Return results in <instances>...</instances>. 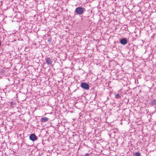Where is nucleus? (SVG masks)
I'll return each instance as SVG.
<instances>
[{"mask_svg": "<svg viewBox=\"0 0 156 156\" xmlns=\"http://www.w3.org/2000/svg\"><path fill=\"white\" fill-rule=\"evenodd\" d=\"M85 11V9L84 8L79 7L76 8L75 12L77 15H82Z\"/></svg>", "mask_w": 156, "mask_h": 156, "instance_id": "f257e3e1", "label": "nucleus"}, {"mask_svg": "<svg viewBox=\"0 0 156 156\" xmlns=\"http://www.w3.org/2000/svg\"><path fill=\"white\" fill-rule=\"evenodd\" d=\"M81 87L83 88L86 90H88L89 89V85L83 82L81 84Z\"/></svg>", "mask_w": 156, "mask_h": 156, "instance_id": "f03ea898", "label": "nucleus"}, {"mask_svg": "<svg viewBox=\"0 0 156 156\" xmlns=\"http://www.w3.org/2000/svg\"><path fill=\"white\" fill-rule=\"evenodd\" d=\"M29 138L30 140L32 141L36 140L37 139V137L35 134H31Z\"/></svg>", "mask_w": 156, "mask_h": 156, "instance_id": "7ed1b4c3", "label": "nucleus"}, {"mask_svg": "<svg viewBox=\"0 0 156 156\" xmlns=\"http://www.w3.org/2000/svg\"><path fill=\"white\" fill-rule=\"evenodd\" d=\"M120 43L122 44L125 45L127 44V41L126 38H122L120 41Z\"/></svg>", "mask_w": 156, "mask_h": 156, "instance_id": "20e7f679", "label": "nucleus"}, {"mask_svg": "<svg viewBox=\"0 0 156 156\" xmlns=\"http://www.w3.org/2000/svg\"><path fill=\"white\" fill-rule=\"evenodd\" d=\"M46 62L48 65H51L52 62V59L50 58H48L46 59Z\"/></svg>", "mask_w": 156, "mask_h": 156, "instance_id": "39448f33", "label": "nucleus"}, {"mask_svg": "<svg viewBox=\"0 0 156 156\" xmlns=\"http://www.w3.org/2000/svg\"><path fill=\"white\" fill-rule=\"evenodd\" d=\"M41 121L42 122H47L48 120V118L46 117L42 118L41 119Z\"/></svg>", "mask_w": 156, "mask_h": 156, "instance_id": "423d86ee", "label": "nucleus"}, {"mask_svg": "<svg viewBox=\"0 0 156 156\" xmlns=\"http://www.w3.org/2000/svg\"><path fill=\"white\" fill-rule=\"evenodd\" d=\"M135 156H141V154L139 152L135 153Z\"/></svg>", "mask_w": 156, "mask_h": 156, "instance_id": "0eeeda50", "label": "nucleus"}, {"mask_svg": "<svg viewBox=\"0 0 156 156\" xmlns=\"http://www.w3.org/2000/svg\"><path fill=\"white\" fill-rule=\"evenodd\" d=\"M115 98L117 99H119L120 98V96L119 94H116L115 95Z\"/></svg>", "mask_w": 156, "mask_h": 156, "instance_id": "6e6552de", "label": "nucleus"}, {"mask_svg": "<svg viewBox=\"0 0 156 156\" xmlns=\"http://www.w3.org/2000/svg\"><path fill=\"white\" fill-rule=\"evenodd\" d=\"M151 104L152 105L155 104V100H152L151 101Z\"/></svg>", "mask_w": 156, "mask_h": 156, "instance_id": "1a4fd4ad", "label": "nucleus"}, {"mask_svg": "<svg viewBox=\"0 0 156 156\" xmlns=\"http://www.w3.org/2000/svg\"><path fill=\"white\" fill-rule=\"evenodd\" d=\"M85 156H90V154L88 153H87L85 155Z\"/></svg>", "mask_w": 156, "mask_h": 156, "instance_id": "9d476101", "label": "nucleus"}]
</instances>
